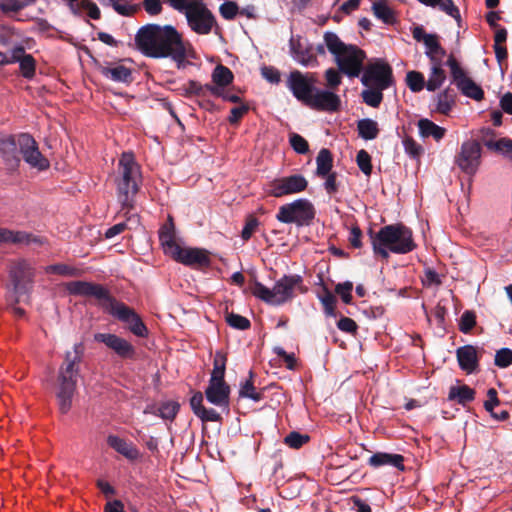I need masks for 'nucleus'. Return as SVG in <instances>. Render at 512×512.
Returning a JSON list of instances; mask_svg holds the SVG:
<instances>
[{
	"label": "nucleus",
	"mask_w": 512,
	"mask_h": 512,
	"mask_svg": "<svg viewBox=\"0 0 512 512\" xmlns=\"http://www.w3.org/2000/svg\"><path fill=\"white\" fill-rule=\"evenodd\" d=\"M233 79L234 75L232 71L222 64L217 65L212 72L213 83L221 88L230 85L233 82Z\"/></svg>",
	"instance_id": "obj_34"
},
{
	"label": "nucleus",
	"mask_w": 512,
	"mask_h": 512,
	"mask_svg": "<svg viewBox=\"0 0 512 512\" xmlns=\"http://www.w3.org/2000/svg\"><path fill=\"white\" fill-rule=\"evenodd\" d=\"M337 327L339 330L351 334L356 333L358 328L356 322L348 317H341L337 322Z\"/></svg>",
	"instance_id": "obj_63"
},
{
	"label": "nucleus",
	"mask_w": 512,
	"mask_h": 512,
	"mask_svg": "<svg viewBox=\"0 0 512 512\" xmlns=\"http://www.w3.org/2000/svg\"><path fill=\"white\" fill-rule=\"evenodd\" d=\"M303 279L300 275H285L279 279L272 289L260 282H255L251 288L252 294L271 305H281L292 299L296 288H301Z\"/></svg>",
	"instance_id": "obj_7"
},
{
	"label": "nucleus",
	"mask_w": 512,
	"mask_h": 512,
	"mask_svg": "<svg viewBox=\"0 0 512 512\" xmlns=\"http://www.w3.org/2000/svg\"><path fill=\"white\" fill-rule=\"evenodd\" d=\"M308 181L301 174L276 178L268 185L267 193L273 197L280 198L286 195L296 194L304 191Z\"/></svg>",
	"instance_id": "obj_15"
},
{
	"label": "nucleus",
	"mask_w": 512,
	"mask_h": 512,
	"mask_svg": "<svg viewBox=\"0 0 512 512\" xmlns=\"http://www.w3.org/2000/svg\"><path fill=\"white\" fill-rule=\"evenodd\" d=\"M83 352L84 346L81 342L74 344L73 351L65 353L64 362L59 368L57 399L59 409L63 414L67 413L71 408Z\"/></svg>",
	"instance_id": "obj_4"
},
{
	"label": "nucleus",
	"mask_w": 512,
	"mask_h": 512,
	"mask_svg": "<svg viewBox=\"0 0 512 512\" xmlns=\"http://www.w3.org/2000/svg\"><path fill=\"white\" fill-rule=\"evenodd\" d=\"M485 146L496 152L503 154L504 156L512 159V140L508 138H502L500 140H487L484 142Z\"/></svg>",
	"instance_id": "obj_37"
},
{
	"label": "nucleus",
	"mask_w": 512,
	"mask_h": 512,
	"mask_svg": "<svg viewBox=\"0 0 512 512\" xmlns=\"http://www.w3.org/2000/svg\"><path fill=\"white\" fill-rule=\"evenodd\" d=\"M320 301L323 305L324 312L328 316H335V305L336 298L335 296L327 289H325V293L320 297Z\"/></svg>",
	"instance_id": "obj_57"
},
{
	"label": "nucleus",
	"mask_w": 512,
	"mask_h": 512,
	"mask_svg": "<svg viewBox=\"0 0 512 512\" xmlns=\"http://www.w3.org/2000/svg\"><path fill=\"white\" fill-rule=\"evenodd\" d=\"M226 356L216 352L209 382H225Z\"/></svg>",
	"instance_id": "obj_36"
},
{
	"label": "nucleus",
	"mask_w": 512,
	"mask_h": 512,
	"mask_svg": "<svg viewBox=\"0 0 512 512\" xmlns=\"http://www.w3.org/2000/svg\"><path fill=\"white\" fill-rule=\"evenodd\" d=\"M48 274H57L62 276H77L79 274V270L67 264H53L49 265L45 269Z\"/></svg>",
	"instance_id": "obj_48"
},
{
	"label": "nucleus",
	"mask_w": 512,
	"mask_h": 512,
	"mask_svg": "<svg viewBox=\"0 0 512 512\" xmlns=\"http://www.w3.org/2000/svg\"><path fill=\"white\" fill-rule=\"evenodd\" d=\"M361 83L364 86L388 89L394 84L391 66L381 59L369 63L362 71Z\"/></svg>",
	"instance_id": "obj_12"
},
{
	"label": "nucleus",
	"mask_w": 512,
	"mask_h": 512,
	"mask_svg": "<svg viewBox=\"0 0 512 512\" xmlns=\"http://www.w3.org/2000/svg\"><path fill=\"white\" fill-rule=\"evenodd\" d=\"M426 48L425 55L430 56L434 54L446 55L445 49L441 46L438 36L431 34L425 38L423 42Z\"/></svg>",
	"instance_id": "obj_45"
},
{
	"label": "nucleus",
	"mask_w": 512,
	"mask_h": 512,
	"mask_svg": "<svg viewBox=\"0 0 512 512\" xmlns=\"http://www.w3.org/2000/svg\"><path fill=\"white\" fill-rule=\"evenodd\" d=\"M108 4L122 16H131L138 11L139 6L132 4L130 0H107Z\"/></svg>",
	"instance_id": "obj_42"
},
{
	"label": "nucleus",
	"mask_w": 512,
	"mask_h": 512,
	"mask_svg": "<svg viewBox=\"0 0 512 512\" xmlns=\"http://www.w3.org/2000/svg\"><path fill=\"white\" fill-rule=\"evenodd\" d=\"M476 325V315L473 311L466 310L460 317L459 330L463 333H469Z\"/></svg>",
	"instance_id": "obj_52"
},
{
	"label": "nucleus",
	"mask_w": 512,
	"mask_h": 512,
	"mask_svg": "<svg viewBox=\"0 0 512 512\" xmlns=\"http://www.w3.org/2000/svg\"><path fill=\"white\" fill-rule=\"evenodd\" d=\"M179 404L175 401L162 403L158 408L157 415L165 420H173L179 411Z\"/></svg>",
	"instance_id": "obj_46"
},
{
	"label": "nucleus",
	"mask_w": 512,
	"mask_h": 512,
	"mask_svg": "<svg viewBox=\"0 0 512 512\" xmlns=\"http://www.w3.org/2000/svg\"><path fill=\"white\" fill-rule=\"evenodd\" d=\"M482 148L478 141L468 140L462 143L456 156V164L466 174L476 173L480 164Z\"/></svg>",
	"instance_id": "obj_16"
},
{
	"label": "nucleus",
	"mask_w": 512,
	"mask_h": 512,
	"mask_svg": "<svg viewBox=\"0 0 512 512\" xmlns=\"http://www.w3.org/2000/svg\"><path fill=\"white\" fill-rule=\"evenodd\" d=\"M197 417L204 422H218L221 420V416L216 410L212 408L207 409L205 407L201 409L199 414H197Z\"/></svg>",
	"instance_id": "obj_64"
},
{
	"label": "nucleus",
	"mask_w": 512,
	"mask_h": 512,
	"mask_svg": "<svg viewBox=\"0 0 512 512\" xmlns=\"http://www.w3.org/2000/svg\"><path fill=\"white\" fill-rule=\"evenodd\" d=\"M184 91L187 96L203 97V85L195 80H189L184 85Z\"/></svg>",
	"instance_id": "obj_62"
},
{
	"label": "nucleus",
	"mask_w": 512,
	"mask_h": 512,
	"mask_svg": "<svg viewBox=\"0 0 512 512\" xmlns=\"http://www.w3.org/2000/svg\"><path fill=\"white\" fill-rule=\"evenodd\" d=\"M315 217L313 205L306 199H298L282 205L276 219L282 223H295L298 226L308 225Z\"/></svg>",
	"instance_id": "obj_10"
},
{
	"label": "nucleus",
	"mask_w": 512,
	"mask_h": 512,
	"mask_svg": "<svg viewBox=\"0 0 512 512\" xmlns=\"http://www.w3.org/2000/svg\"><path fill=\"white\" fill-rule=\"evenodd\" d=\"M454 104V94L450 89H445L437 96L436 109L441 114H448Z\"/></svg>",
	"instance_id": "obj_41"
},
{
	"label": "nucleus",
	"mask_w": 512,
	"mask_h": 512,
	"mask_svg": "<svg viewBox=\"0 0 512 512\" xmlns=\"http://www.w3.org/2000/svg\"><path fill=\"white\" fill-rule=\"evenodd\" d=\"M259 225V222L257 218L255 217H249L243 227V230L241 232V237L244 241H248L253 233L256 231L257 227Z\"/></svg>",
	"instance_id": "obj_60"
},
{
	"label": "nucleus",
	"mask_w": 512,
	"mask_h": 512,
	"mask_svg": "<svg viewBox=\"0 0 512 512\" xmlns=\"http://www.w3.org/2000/svg\"><path fill=\"white\" fill-rule=\"evenodd\" d=\"M368 236L373 253L386 260L390 253L407 254L417 247L412 230L402 223L385 225L377 232L370 228Z\"/></svg>",
	"instance_id": "obj_3"
},
{
	"label": "nucleus",
	"mask_w": 512,
	"mask_h": 512,
	"mask_svg": "<svg viewBox=\"0 0 512 512\" xmlns=\"http://www.w3.org/2000/svg\"><path fill=\"white\" fill-rule=\"evenodd\" d=\"M291 52L293 58L303 66L315 67L318 65L312 47L304 45L301 42L294 43L291 41Z\"/></svg>",
	"instance_id": "obj_26"
},
{
	"label": "nucleus",
	"mask_w": 512,
	"mask_h": 512,
	"mask_svg": "<svg viewBox=\"0 0 512 512\" xmlns=\"http://www.w3.org/2000/svg\"><path fill=\"white\" fill-rule=\"evenodd\" d=\"M119 176L116 179L118 201L124 209H131L139 191L142 175L133 154L123 153L118 163Z\"/></svg>",
	"instance_id": "obj_6"
},
{
	"label": "nucleus",
	"mask_w": 512,
	"mask_h": 512,
	"mask_svg": "<svg viewBox=\"0 0 512 512\" xmlns=\"http://www.w3.org/2000/svg\"><path fill=\"white\" fill-rule=\"evenodd\" d=\"M310 437L307 434H301L299 432L293 431L290 432L284 438V443L293 449H299L307 442H309Z\"/></svg>",
	"instance_id": "obj_47"
},
{
	"label": "nucleus",
	"mask_w": 512,
	"mask_h": 512,
	"mask_svg": "<svg viewBox=\"0 0 512 512\" xmlns=\"http://www.w3.org/2000/svg\"><path fill=\"white\" fill-rule=\"evenodd\" d=\"M318 79L315 73H302L299 70L291 71L286 84L292 95L307 106L315 91Z\"/></svg>",
	"instance_id": "obj_11"
},
{
	"label": "nucleus",
	"mask_w": 512,
	"mask_h": 512,
	"mask_svg": "<svg viewBox=\"0 0 512 512\" xmlns=\"http://www.w3.org/2000/svg\"><path fill=\"white\" fill-rule=\"evenodd\" d=\"M175 261L194 268H204L210 265L209 253L201 248L179 247L178 254L172 257Z\"/></svg>",
	"instance_id": "obj_19"
},
{
	"label": "nucleus",
	"mask_w": 512,
	"mask_h": 512,
	"mask_svg": "<svg viewBox=\"0 0 512 512\" xmlns=\"http://www.w3.org/2000/svg\"><path fill=\"white\" fill-rule=\"evenodd\" d=\"M446 64L450 68L453 82L464 96L476 101H480L484 98L483 89L467 76L465 70L460 66L453 55L449 56Z\"/></svg>",
	"instance_id": "obj_13"
},
{
	"label": "nucleus",
	"mask_w": 512,
	"mask_h": 512,
	"mask_svg": "<svg viewBox=\"0 0 512 512\" xmlns=\"http://www.w3.org/2000/svg\"><path fill=\"white\" fill-rule=\"evenodd\" d=\"M352 290H353V283L350 281H345L343 283H339L335 287V292L341 297L342 301L345 304L351 303Z\"/></svg>",
	"instance_id": "obj_56"
},
{
	"label": "nucleus",
	"mask_w": 512,
	"mask_h": 512,
	"mask_svg": "<svg viewBox=\"0 0 512 512\" xmlns=\"http://www.w3.org/2000/svg\"><path fill=\"white\" fill-rule=\"evenodd\" d=\"M221 16L226 20H232L239 12V7L235 2L226 1L219 8Z\"/></svg>",
	"instance_id": "obj_58"
},
{
	"label": "nucleus",
	"mask_w": 512,
	"mask_h": 512,
	"mask_svg": "<svg viewBox=\"0 0 512 512\" xmlns=\"http://www.w3.org/2000/svg\"><path fill=\"white\" fill-rule=\"evenodd\" d=\"M307 106L317 111L336 112L341 106V99L330 89L316 87Z\"/></svg>",
	"instance_id": "obj_18"
},
{
	"label": "nucleus",
	"mask_w": 512,
	"mask_h": 512,
	"mask_svg": "<svg viewBox=\"0 0 512 512\" xmlns=\"http://www.w3.org/2000/svg\"><path fill=\"white\" fill-rule=\"evenodd\" d=\"M107 444L129 460H136L139 457V451L132 443L116 435H109Z\"/></svg>",
	"instance_id": "obj_27"
},
{
	"label": "nucleus",
	"mask_w": 512,
	"mask_h": 512,
	"mask_svg": "<svg viewBox=\"0 0 512 512\" xmlns=\"http://www.w3.org/2000/svg\"><path fill=\"white\" fill-rule=\"evenodd\" d=\"M205 396L211 404L226 410L229 409L230 386L226 382H209Z\"/></svg>",
	"instance_id": "obj_20"
},
{
	"label": "nucleus",
	"mask_w": 512,
	"mask_h": 512,
	"mask_svg": "<svg viewBox=\"0 0 512 512\" xmlns=\"http://www.w3.org/2000/svg\"><path fill=\"white\" fill-rule=\"evenodd\" d=\"M66 289L71 295L94 297L100 305L113 317L128 325L129 330L138 337H146L148 329L139 315L130 307L113 298L109 291L100 284L87 281H72Z\"/></svg>",
	"instance_id": "obj_2"
},
{
	"label": "nucleus",
	"mask_w": 512,
	"mask_h": 512,
	"mask_svg": "<svg viewBox=\"0 0 512 512\" xmlns=\"http://www.w3.org/2000/svg\"><path fill=\"white\" fill-rule=\"evenodd\" d=\"M419 133L423 138L432 137L440 141L446 133V129L435 124L433 121L423 118L418 121Z\"/></svg>",
	"instance_id": "obj_29"
},
{
	"label": "nucleus",
	"mask_w": 512,
	"mask_h": 512,
	"mask_svg": "<svg viewBox=\"0 0 512 512\" xmlns=\"http://www.w3.org/2000/svg\"><path fill=\"white\" fill-rule=\"evenodd\" d=\"M421 4L436 8L438 7L441 11L445 12L447 15L459 19L460 13L459 9L454 5L452 0H417Z\"/></svg>",
	"instance_id": "obj_33"
},
{
	"label": "nucleus",
	"mask_w": 512,
	"mask_h": 512,
	"mask_svg": "<svg viewBox=\"0 0 512 512\" xmlns=\"http://www.w3.org/2000/svg\"><path fill=\"white\" fill-rule=\"evenodd\" d=\"M367 88L361 92L363 102L373 108H377L383 101V91L378 87L366 86Z\"/></svg>",
	"instance_id": "obj_35"
},
{
	"label": "nucleus",
	"mask_w": 512,
	"mask_h": 512,
	"mask_svg": "<svg viewBox=\"0 0 512 512\" xmlns=\"http://www.w3.org/2000/svg\"><path fill=\"white\" fill-rule=\"evenodd\" d=\"M456 356L459 367L467 374H472L477 371L479 359L476 347L472 345L459 347L456 351Z\"/></svg>",
	"instance_id": "obj_23"
},
{
	"label": "nucleus",
	"mask_w": 512,
	"mask_h": 512,
	"mask_svg": "<svg viewBox=\"0 0 512 512\" xmlns=\"http://www.w3.org/2000/svg\"><path fill=\"white\" fill-rule=\"evenodd\" d=\"M446 80V72L444 69L437 70L436 68H430L428 80L426 81V89L434 92L439 89Z\"/></svg>",
	"instance_id": "obj_40"
},
{
	"label": "nucleus",
	"mask_w": 512,
	"mask_h": 512,
	"mask_svg": "<svg viewBox=\"0 0 512 512\" xmlns=\"http://www.w3.org/2000/svg\"><path fill=\"white\" fill-rule=\"evenodd\" d=\"M184 12L188 25L197 34H209L215 24V17L201 2L184 0L183 7L177 9Z\"/></svg>",
	"instance_id": "obj_9"
},
{
	"label": "nucleus",
	"mask_w": 512,
	"mask_h": 512,
	"mask_svg": "<svg viewBox=\"0 0 512 512\" xmlns=\"http://www.w3.org/2000/svg\"><path fill=\"white\" fill-rule=\"evenodd\" d=\"M94 341L103 343L122 359H134L136 356L135 347L126 339L111 333H96Z\"/></svg>",
	"instance_id": "obj_17"
},
{
	"label": "nucleus",
	"mask_w": 512,
	"mask_h": 512,
	"mask_svg": "<svg viewBox=\"0 0 512 512\" xmlns=\"http://www.w3.org/2000/svg\"><path fill=\"white\" fill-rule=\"evenodd\" d=\"M11 63H19L21 74L26 79L35 75L36 62L31 54H27L23 46L18 45L11 50Z\"/></svg>",
	"instance_id": "obj_21"
},
{
	"label": "nucleus",
	"mask_w": 512,
	"mask_h": 512,
	"mask_svg": "<svg viewBox=\"0 0 512 512\" xmlns=\"http://www.w3.org/2000/svg\"><path fill=\"white\" fill-rule=\"evenodd\" d=\"M0 243L42 245L43 240L38 236L24 231H12L6 228H0Z\"/></svg>",
	"instance_id": "obj_24"
},
{
	"label": "nucleus",
	"mask_w": 512,
	"mask_h": 512,
	"mask_svg": "<svg viewBox=\"0 0 512 512\" xmlns=\"http://www.w3.org/2000/svg\"><path fill=\"white\" fill-rule=\"evenodd\" d=\"M159 239L165 254L171 257L178 254L180 245L176 242L174 226L172 222L164 225L159 231Z\"/></svg>",
	"instance_id": "obj_28"
},
{
	"label": "nucleus",
	"mask_w": 512,
	"mask_h": 512,
	"mask_svg": "<svg viewBox=\"0 0 512 512\" xmlns=\"http://www.w3.org/2000/svg\"><path fill=\"white\" fill-rule=\"evenodd\" d=\"M128 223L138 224V218L136 215L130 216L127 218V222H120L112 227L108 228L105 232V237L107 239H111L115 237L116 235H119L123 231H125L128 228Z\"/></svg>",
	"instance_id": "obj_50"
},
{
	"label": "nucleus",
	"mask_w": 512,
	"mask_h": 512,
	"mask_svg": "<svg viewBox=\"0 0 512 512\" xmlns=\"http://www.w3.org/2000/svg\"><path fill=\"white\" fill-rule=\"evenodd\" d=\"M323 38L339 70L349 78L359 77L364 69L366 53L356 45L345 44L334 32H325Z\"/></svg>",
	"instance_id": "obj_5"
},
{
	"label": "nucleus",
	"mask_w": 512,
	"mask_h": 512,
	"mask_svg": "<svg viewBox=\"0 0 512 512\" xmlns=\"http://www.w3.org/2000/svg\"><path fill=\"white\" fill-rule=\"evenodd\" d=\"M19 147L20 153L26 163L38 170H45L49 167V161L41 154L35 139L26 133L20 134L17 141L12 137L0 140V149L4 153H14L16 147Z\"/></svg>",
	"instance_id": "obj_8"
},
{
	"label": "nucleus",
	"mask_w": 512,
	"mask_h": 512,
	"mask_svg": "<svg viewBox=\"0 0 512 512\" xmlns=\"http://www.w3.org/2000/svg\"><path fill=\"white\" fill-rule=\"evenodd\" d=\"M135 43L144 55L171 58L179 69L186 67L187 58H194L190 44L185 43L179 32L170 25L147 24L141 27L135 36Z\"/></svg>",
	"instance_id": "obj_1"
},
{
	"label": "nucleus",
	"mask_w": 512,
	"mask_h": 512,
	"mask_svg": "<svg viewBox=\"0 0 512 512\" xmlns=\"http://www.w3.org/2000/svg\"><path fill=\"white\" fill-rule=\"evenodd\" d=\"M403 146L405 149V152L412 156V157H418L422 154L423 148L421 145H419L413 138L411 137H405L403 139Z\"/></svg>",
	"instance_id": "obj_59"
},
{
	"label": "nucleus",
	"mask_w": 512,
	"mask_h": 512,
	"mask_svg": "<svg viewBox=\"0 0 512 512\" xmlns=\"http://www.w3.org/2000/svg\"><path fill=\"white\" fill-rule=\"evenodd\" d=\"M99 71L107 79L114 82L130 83L132 81V71L121 62H108L99 67Z\"/></svg>",
	"instance_id": "obj_22"
},
{
	"label": "nucleus",
	"mask_w": 512,
	"mask_h": 512,
	"mask_svg": "<svg viewBox=\"0 0 512 512\" xmlns=\"http://www.w3.org/2000/svg\"><path fill=\"white\" fill-rule=\"evenodd\" d=\"M142 6L150 16H157L162 12V2L160 0H143Z\"/></svg>",
	"instance_id": "obj_61"
},
{
	"label": "nucleus",
	"mask_w": 512,
	"mask_h": 512,
	"mask_svg": "<svg viewBox=\"0 0 512 512\" xmlns=\"http://www.w3.org/2000/svg\"><path fill=\"white\" fill-rule=\"evenodd\" d=\"M406 82L412 92H420L424 87L426 88L423 74L417 71H409L406 74Z\"/></svg>",
	"instance_id": "obj_44"
},
{
	"label": "nucleus",
	"mask_w": 512,
	"mask_h": 512,
	"mask_svg": "<svg viewBox=\"0 0 512 512\" xmlns=\"http://www.w3.org/2000/svg\"><path fill=\"white\" fill-rule=\"evenodd\" d=\"M83 12H86L88 17L93 20H99L101 18V11L92 0H80L77 12L72 14L75 16H82Z\"/></svg>",
	"instance_id": "obj_38"
},
{
	"label": "nucleus",
	"mask_w": 512,
	"mask_h": 512,
	"mask_svg": "<svg viewBox=\"0 0 512 512\" xmlns=\"http://www.w3.org/2000/svg\"><path fill=\"white\" fill-rule=\"evenodd\" d=\"M475 398V390L467 385L452 386L449 390L448 399L457 401L461 405L470 403Z\"/></svg>",
	"instance_id": "obj_30"
},
{
	"label": "nucleus",
	"mask_w": 512,
	"mask_h": 512,
	"mask_svg": "<svg viewBox=\"0 0 512 512\" xmlns=\"http://www.w3.org/2000/svg\"><path fill=\"white\" fill-rule=\"evenodd\" d=\"M494 364L499 368H507L512 365V350L509 348H501L496 351Z\"/></svg>",
	"instance_id": "obj_51"
},
{
	"label": "nucleus",
	"mask_w": 512,
	"mask_h": 512,
	"mask_svg": "<svg viewBox=\"0 0 512 512\" xmlns=\"http://www.w3.org/2000/svg\"><path fill=\"white\" fill-rule=\"evenodd\" d=\"M9 278L12 293L23 295L28 293L34 278V269L25 259H18L9 265Z\"/></svg>",
	"instance_id": "obj_14"
},
{
	"label": "nucleus",
	"mask_w": 512,
	"mask_h": 512,
	"mask_svg": "<svg viewBox=\"0 0 512 512\" xmlns=\"http://www.w3.org/2000/svg\"><path fill=\"white\" fill-rule=\"evenodd\" d=\"M253 376L254 373L249 371V379L240 385L239 396L242 398H249L254 401H260L262 399V394L256 391L252 380Z\"/></svg>",
	"instance_id": "obj_39"
},
{
	"label": "nucleus",
	"mask_w": 512,
	"mask_h": 512,
	"mask_svg": "<svg viewBox=\"0 0 512 512\" xmlns=\"http://www.w3.org/2000/svg\"><path fill=\"white\" fill-rule=\"evenodd\" d=\"M316 175L319 177H325L331 173L333 166L332 153L327 148H322L316 157Z\"/></svg>",
	"instance_id": "obj_32"
},
{
	"label": "nucleus",
	"mask_w": 512,
	"mask_h": 512,
	"mask_svg": "<svg viewBox=\"0 0 512 512\" xmlns=\"http://www.w3.org/2000/svg\"><path fill=\"white\" fill-rule=\"evenodd\" d=\"M291 147L298 154H306L309 151V145L305 138L297 133H291L289 136Z\"/></svg>",
	"instance_id": "obj_55"
},
{
	"label": "nucleus",
	"mask_w": 512,
	"mask_h": 512,
	"mask_svg": "<svg viewBox=\"0 0 512 512\" xmlns=\"http://www.w3.org/2000/svg\"><path fill=\"white\" fill-rule=\"evenodd\" d=\"M226 321L231 327L238 329V330H247L251 326L249 319H247L246 317H244L242 315L235 314V313L228 314L226 316Z\"/></svg>",
	"instance_id": "obj_53"
},
{
	"label": "nucleus",
	"mask_w": 512,
	"mask_h": 512,
	"mask_svg": "<svg viewBox=\"0 0 512 512\" xmlns=\"http://www.w3.org/2000/svg\"><path fill=\"white\" fill-rule=\"evenodd\" d=\"M373 12L377 18L386 24H392L395 21L393 10L383 2L373 3Z\"/></svg>",
	"instance_id": "obj_43"
},
{
	"label": "nucleus",
	"mask_w": 512,
	"mask_h": 512,
	"mask_svg": "<svg viewBox=\"0 0 512 512\" xmlns=\"http://www.w3.org/2000/svg\"><path fill=\"white\" fill-rule=\"evenodd\" d=\"M343 74L339 69L329 68L325 71L324 77L326 81V86L330 90H336L342 83Z\"/></svg>",
	"instance_id": "obj_49"
},
{
	"label": "nucleus",
	"mask_w": 512,
	"mask_h": 512,
	"mask_svg": "<svg viewBox=\"0 0 512 512\" xmlns=\"http://www.w3.org/2000/svg\"><path fill=\"white\" fill-rule=\"evenodd\" d=\"M356 162L359 169L366 175L370 176L372 172L371 156L366 150H360L356 156Z\"/></svg>",
	"instance_id": "obj_54"
},
{
	"label": "nucleus",
	"mask_w": 512,
	"mask_h": 512,
	"mask_svg": "<svg viewBox=\"0 0 512 512\" xmlns=\"http://www.w3.org/2000/svg\"><path fill=\"white\" fill-rule=\"evenodd\" d=\"M403 462H404V457L402 455L386 453V452L374 453L368 459V465L375 469L388 465V466L395 467L400 471H403L405 469Z\"/></svg>",
	"instance_id": "obj_25"
},
{
	"label": "nucleus",
	"mask_w": 512,
	"mask_h": 512,
	"mask_svg": "<svg viewBox=\"0 0 512 512\" xmlns=\"http://www.w3.org/2000/svg\"><path fill=\"white\" fill-rule=\"evenodd\" d=\"M357 131L362 139L373 140L377 138L380 130L375 120L364 118L357 122Z\"/></svg>",
	"instance_id": "obj_31"
}]
</instances>
